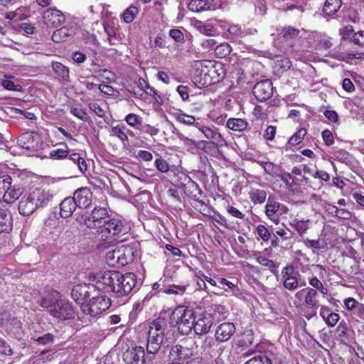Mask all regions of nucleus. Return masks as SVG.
<instances>
[{
  "mask_svg": "<svg viewBox=\"0 0 364 364\" xmlns=\"http://www.w3.org/2000/svg\"><path fill=\"white\" fill-rule=\"evenodd\" d=\"M8 205L0 203V233L11 230L13 218L11 210L7 208Z\"/></svg>",
  "mask_w": 364,
  "mask_h": 364,
  "instance_id": "18",
  "label": "nucleus"
},
{
  "mask_svg": "<svg viewBox=\"0 0 364 364\" xmlns=\"http://www.w3.org/2000/svg\"><path fill=\"white\" fill-rule=\"evenodd\" d=\"M139 13V9L135 6H130L122 14V19L127 23H132Z\"/></svg>",
  "mask_w": 364,
  "mask_h": 364,
  "instance_id": "39",
  "label": "nucleus"
},
{
  "mask_svg": "<svg viewBox=\"0 0 364 364\" xmlns=\"http://www.w3.org/2000/svg\"><path fill=\"white\" fill-rule=\"evenodd\" d=\"M283 285L285 289L290 291H294L299 286H306V282H303L299 284V280L296 276L289 275L284 279Z\"/></svg>",
  "mask_w": 364,
  "mask_h": 364,
  "instance_id": "36",
  "label": "nucleus"
},
{
  "mask_svg": "<svg viewBox=\"0 0 364 364\" xmlns=\"http://www.w3.org/2000/svg\"><path fill=\"white\" fill-rule=\"evenodd\" d=\"M306 133L307 131L306 129H300L289 139L288 143L291 146H295L300 144Z\"/></svg>",
  "mask_w": 364,
  "mask_h": 364,
  "instance_id": "44",
  "label": "nucleus"
},
{
  "mask_svg": "<svg viewBox=\"0 0 364 364\" xmlns=\"http://www.w3.org/2000/svg\"><path fill=\"white\" fill-rule=\"evenodd\" d=\"M30 194L37 208L47 205L53 197L50 191L41 188H36Z\"/></svg>",
  "mask_w": 364,
  "mask_h": 364,
  "instance_id": "19",
  "label": "nucleus"
},
{
  "mask_svg": "<svg viewBox=\"0 0 364 364\" xmlns=\"http://www.w3.org/2000/svg\"><path fill=\"white\" fill-rule=\"evenodd\" d=\"M341 5V0H326L323 12L327 16H332L340 9Z\"/></svg>",
  "mask_w": 364,
  "mask_h": 364,
  "instance_id": "30",
  "label": "nucleus"
},
{
  "mask_svg": "<svg viewBox=\"0 0 364 364\" xmlns=\"http://www.w3.org/2000/svg\"><path fill=\"white\" fill-rule=\"evenodd\" d=\"M18 209L19 213L23 215H30L37 209L30 193L21 198Z\"/></svg>",
  "mask_w": 364,
  "mask_h": 364,
  "instance_id": "24",
  "label": "nucleus"
},
{
  "mask_svg": "<svg viewBox=\"0 0 364 364\" xmlns=\"http://www.w3.org/2000/svg\"><path fill=\"white\" fill-rule=\"evenodd\" d=\"M69 149H58L49 153V157L53 159H63L68 156Z\"/></svg>",
  "mask_w": 364,
  "mask_h": 364,
  "instance_id": "46",
  "label": "nucleus"
},
{
  "mask_svg": "<svg viewBox=\"0 0 364 364\" xmlns=\"http://www.w3.org/2000/svg\"><path fill=\"white\" fill-rule=\"evenodd\" d=\"M127 127L124 125H117L111 129L110 134L118 137L121 141H125L128 140L126 133Z\"/></svg>",
  "mask_w": 364,
  "mask_h": 364,
  "instance_id": "40",
  "label": "nucleus"
},
{
  "mask_svg": "<svg viewBox=\"0 0 364 364\" xmlns=\"http://www.w3.org/2000/svg\"><path fill=\"white\" fill-rule=\"evenodd\" d=\"M18 145L28 151H36L43 146L41 135L36 132H26L21 134L18 139Z\"/></svg>",
  "mask_w": 364,
  "mask_h": 364,
  "instance_id": "8",
  "label": "nucleus"
},
{
  "mask_svg": "<svg viewBox=\"0 0 364 364\" xmlns=\"http://www.w3.org/2000/svg\"><path fill=\"white\" fill-rule=\"evenodd\" d=\"M169 36L177 43H183L185 41L183 33L178 29L170 30Z\"/></svg>",
  "mask_w": 364,
  "mask_h": 364,
  "instance_id": "53",
  "label": "nucleus"
},
{
  "mask_svg": "<svg viewBox=\"0 0 364 364\" xmlns=\"http://www.w3.org/2000/svg\"><path fill=\"white\" fill-rule=\"evenodd\" d=\"M60 297L57 291H52L51 292L41 294L37 299V303L42 307L46 308L50 312V309L53 307L57 299Z\"/></svg>",
  "mask_w": 364,
  "mask_h": 364,
  "instance_id": "26",
  "label": "nucleus"
},
{
  "mask_svg": "<svg viewBox=\"0 0 364 364\" xmlns=\"http://www.w3.org/2000/svg\"><path fill=\"white\" fill-rule=\"evenodd\" d=\"M122 278V274L117 271L105 272L100 277L99 282L104 285V289L107 291H112L116 294L119 290V279Z\"/></svg>",
  "mask_w": 364,
  "mask_h": 364,
  "instance_id": "11",
  "label": "nucleus"
},
{
  "mask_svg": "<svg viewBox=\"0 0 364 364\" xmlns=\"http://www.w3.org/2000/svg\"><path fill=\"white\" fill-rule=\"evenodd\" d=\"M12 179L9 175H0V196L11 187Z\"/></svg>",
  "mask_w": 364,
  "mask_h": 364,
  "instance_id": "45",
  "label": "nucleus"
},
{
  "mask_svg": "<svg viewBox=\"0 0 364 364\" xmlns=\"http://www.w3.org/2000/svg\"><path fill=\"white\" fill-rule=\"evenodd\" d=\"M155 166L160 172L166 173L169 171V164L162 158L157 159L155 161Z\"/></svg>",
  "mask_w": 364,
  "mask_h": 364,
  "instance_id": "52",
  "label": "nucleus"
},
{
  "mask_svg": "<svg viewBox=\"0 0 364 364\" xmlns=\"http://www.w3.org/2000/svg\"><path fill=\"white\" fill-rule=\"evenodd\" d=\"M174 330L164 318H158L149 325L146 350L149 353L156 354L161 346L168 347L173 341Z\"/></svg>",
  "mask_w": 364,
  "mask_h": 364,
  "instance_id": "1",
  "label": "nucleus"
},
{
  "mask_svg": "<svg viewBox=\"0 0 364 364\" xmlns=\"http://www.w3.org/2000/svg\"><path fill=\"white\" fill-rule=\"evenodd\" d=\"M351 41L356 45L364 46V31H358L353 34Z\"/></svg>",
  "mask_w": 364,
  "mask_h": 364,
  "instance_id": "62",
  "label": "nucleus"
},
{
  "mask_svg": "<svg viewBox=\"0 0 364 364\" xmlns=\"http://www.w3.org/2000/svg\"><path fill=\"white\" fill-rule=\"evenodd\" d=\"M12 193H13V191H10V189L4 191V193H4L3 199L0 200V203H5L8 205L7 208L9 210H11L13 202L15 201V200H13V198H11Z\"/></svg>",
  "mask_w": 364,
  "mask_h": 364,
  "instance_id": "58",
  "label": "nucleus"
},
{
  "mask_svg": "<svg viewBox=\"0 0 364 364\" xmlns=\"http://www.w3.org/2000/svg\"><path fill=\"white\" fill-rule=\"evenodd\" d=\"M215 55L219 58H225L228 55V43H221L215 48Z\"/></svg>",
  "mask_w": 364,
  "mask_h": 364,
  "instance_id": "51",
  "label": "nucleus"
},
{
  "mask_svg": "<svg viewBox=\"0 0 364 364\" xmlns=\"http://www.w3.org/2000/svg\"><path fill=\"white\" fill-rule=\"evenodd\" d=\"M126 122L131 127H134L137 124H140L139 117L135 114H129L125 117Z\"/></svg>",
  "mask_w": 364,
  "mask_h": 364,
  "instance_id": "60",
  "label": "nucleus"
},
{
  "mask_svg": "<svg viewBox=\"0 0 364 364\" xmlns=\"http://www.w3.org/2000/svg\"><path fill=\"white\" fill-rule=\"evenodd\" d=\"M318 291L310 287L304 288L295 294V298L299 301H304V305L314 309L313 316H316V309L318 307L317 300Z\"/></svg>",
  "mask_w": 364,
  "mask_h": 364,
  "instance_id": "10",
  "label": "nucleus"
},
{
  "mask_svg": "<svg viewBox=\"0 0 364 364\" xmlns=\"http://www.w3.org/2000/svg\"><path fill=\"white\" fill-rule=\"evenodd\" d=\"M144 355V348L133 346L123 353L122 358L127 364H145Z\"/></svg>",
  "mask_w": 364,
  "mask_h": 364,
  "instance_id": "15",
  "label": "nucleus"
},
{
  "mask_svg": "<svg viewBox=\"0 0 364 364\" xmlns=\"http://www.w3.org/2000/svg\"><path fill=\"white\" fill-rule=\"evenodd\" d=\"M70 113L81 120H87V113L85 109L79 107H72L70 109Z\"/></svg>",
  "mask_w": 364,
  "mask_h": 364,
  "instance_id": "55",
  "label": "nucleus"
},
{
  "mask_svg": "<svg viewBox=\"0 0 364 364\" xmlns=\"http://www.w3.org/2000/svg\"><path fill=\"white\" fill-rule=\"evenodd\" d=\"M210 68L212 76H213V75H216V79L213 80L215 83L225 78L228 72L225 63L223 62H216L213 67H210Z\"/></svg>",
  "mask_w": 364,
  "mask_h": 364,
  "instance_id": "29",
  "label": "nucleus"
},
{
  "mask_svg": "<svg viewBox=\"0 0 364 364\" xmlns=\"http://www.w3.org/2000/svg\"><path fill=\"white\" fill-rule=\"evenodd\" d=\"M43 21L48 27H58L65 21L64 14L56 8H50L43 14Z\"/></svg>",
  "mask_w": 364,
  "mask_h": 364,
  "instance_id": "12",
  "label": "nucleus"
},
{
  "mask_svg": "<svg viewBox=\"0 0 364 364\" xmlns=\"http://www.w3.org/2000/svg\"><path fill=\"white\" fill-rule=\"evenodd\" d=\"M309 284L314 287L313 289L316 290L318 289L323 294H326L328 293V289L324 287L321 282L317 277L311 279L309 280Z\"/></svg>",
  "mask_w": 364,
  "mask_h": 364,
  "instance_id": "49",
  "label": "nucleus"
},
{
  "mask_svg": "<svg viewBox=\"0 0 364 364\" xmlns=\"http://www.w3.org/2000/svg\"><path fill=\"white\" fill-rule=\"evenodd\" d=\"M301 30L297 28L287 26L282 28L277 43H280L282 41V45L279 46L281 49L287 51H294V41L299 36Z\"/></svg>",
  "mask_w": 364,
  "mask_h": 364,
  "instance_id": "9",
  "label": "nucleus"
},
{
  "mask_svg": "<svg viewBox=\"0 0 364 364\" xmlns=\"http://www.w3.org/2000/svg\"><path fill=\"white\" fill-rule=\"evenodd\" d=\"M119 247L107 252L106 261L109 265H110V266L119 265Z\"/></svg>",
  "mask_w": 364,
  "mask_h": 364,
  "instance_id": "41",
  "label": "nucleus"
},
{
  "mask_svg": "<svg viewBox=\"0 0 364 364\" xmlns=\"http://www.w3.org/2000/svg\"><path fill=\"white\" fill-rule=\"evenodd\" d=\"M252 256L255 258L256 261L261 265L267 267L268 269L273 272V270L278 267V265L273 260L268 259L265 256L261 255L260 252H254Z\"/></svg>",
  "mask_w": 364,
  "mask_h": 364,
  "instance_id": "31",
  "label": "nucleus"
},
{
  "mask_svg": "<svg viewBox=\"0 0 364 364\" xmlns=\"http://www.w3.org/2000/svg\"><path fill=\"white\" fill-rule=\"evenodd\" d=\"M247 127V122L242 119H229V129L234 131H242Z\"/></svg>",
  "mask_w": 364,
  "mask_h": 364,
  "instance_id": "42",
  "label": "nucleus"
},
{
  "mask_svg": "<svg viewBox=\"0 0 364 364\" xmlns=\"http://www.w3.org/2000/svg\"><path fill=\"white\" fill-rule=\"evenodd\" d=\"M215 338L220 342L228 341V324L226 323H222L218 327Z\"/></svg>",
  "mask_w": 364,
  "mask_h": 364,
  "instance_id": "43",
  "label": "nucleus"
},
{
  "mask_svg": "<svg viewBox=\"0 0 364 364\" xmlns=\"http://www.w3.org/2000/svg\"><path fill=\"white\" fill-rule=\"evenodd\" d=\"M50 314L61 321L72 319L75 317V310L70 302L58 297L53 307L50 309Z\"/></svg>",
  "mask_w": 364,
  "mask_h": 364,
  "instance_id": "7",
  "label": "nucleus"
},
{
  "mask_svg": "<svg viewBox=\"0 0 364 364\" xmlns=\"http://www.w3.org/2000/svg\"><path fill=\"white\" fill-rule=\"evenodd\" d=\"M211 4L206 0H191L188 4L189 10L194 12H200L208 10L210 8Z\"/></svg>",
  "mask_w": 364,
  "mask_h": 364,
  "instance_id": "34",
  "label": "nucleus"
},
{
  "mask_svg": "<svg viewBox=\"0 0 364 364\" xmlns=\"http://www.w3.org/2000/svg\"><path fill=\"white\" fill-rule=\"evenodd\" d=\"M260 166H262L266 173L272 176V177H277L279 176V167L269 161H259Z\"/></svg>",
  "mask_w": 364,
  "mask_h": 364,
  "instance_id": "37",
  "label": "nucleus"
},
{
  "mask_svg": "<svg viewBox=\"0 0 364 364\" xmlns=\"http://www.w3.org/2000/svg\"><path fill=\"white\" fill-rule=\"evenodd\" d=\"M291 225L294 227V228L300 235H303L304 233H306L309 228L307 223L302 220L296 221L294 224L291 223Z\"/></svg>",
  "mask_w": 364,
  "mask_h": 364,
  "instance_id": "50",
  "label": "nucleus"
},
{
  "mask_svg": "<svg viewBox=\"0 0 364 364\" xmlns=\"http://www.w3.org/2000/svg\"><path fill=\"white\" fill-rule=\"evenodd\" d=\"M119 290L116 291L117 296L121 297L128 295L136 286V277L134 273L122 274V278L119 279Z\"/></svg>",
  "mask_w": 364,
  "mask_h": 364,
  "instance_id": "13",
  "label": "nucleus"
},
{
  "mask_svg": "<svg viewBox=\"0 0 364 364\" xmlns=\"http://www.w3.org/2000/svg\"><path fill=\"white\" fill-rule=\"evenodd\" d=\"M360 303H359L356 299H355L353 297L347 298L344 300V305L346 308L348 310H353L358 307V305H360Z\"/></svg>",
  "mask_w": 364,
  "mask_h": 364,
  "instance_id": "63",
  "label": "nucleus"
},
{
  "mask_svg": "<svg viewBox=\"0 0 364 364\" xmlns=\"http://www.w3.org/2000/svg\"><path fill=\"white\" fill-rule=\"evenodd\" d=\"M110 305L111 299L106 295L102 294L93 296L90 299L89 303L82 304L81 309L85 314L95 316L107 310Z\"/></svg>",
  "mask_w": 364,
  "mask_h": 364,
  "instance_id": "5",
  "label": "nucleus"
},
{
  "mask_svg": "<svg viewBox=\"0 0 364 364\" xmlns=\"http://www.w3.org/2000/svg\"><path fill=\"white\" fill-rule=\"evenodd\" d=\"M90 289L91 287L85 285H76L72 289L71 296L75 302L82 306V304H87L86 301L90 297L89 289ZM92 289H95L94 287H92Z\"/></svg>",
  "mask_w": 364,
  "mask_h": 364,
  "instance_id": "23",
  "label": "nucleus"
},
{
  "mask_svg": "<svg viewBox=\"0 0 364 364\" xmlns=\"http://www.w3.org/2000/svg\"><path fill=\"white\" fill-rule=\"evenodd\" d=\"M231 78L232 80H235L237 84L240 85L245 82L246 78L244 68H242V64L237 63L233 65V70H232L230 73Z\"/></svg>",
  "mask_w": 364,
  "mask_h": 364,
  "instance_id": "32",
  "label": "nucleus"
},
{
  "mask_svg": "<svg viewBox=\"0 0 364 364\" xmlns=\"http://www.w3.org/2000/svg\"><path fill=\"white\" fill-rule=\"evenodd\" d=\"M77 207L73 197L65 198L60 203V216L64 218L70 217Z\"/></svg>",
  "mask_w": 364,
  "mask_h": 364,
  "instance_id": "27",
  "label": "nucleus"
},
{
  "mask_svg": "<svg viewBox=\"0 0 364 364\" xmlns=\"http://www.w3.org/2000/svg\"><path fill=\"white\" fill-rule=\"evenodd\" d=\"M129 230L130 228L124 222L109 218V221L107 222L100 233L102 234V238H114L116 241L122 242L127 240V237L124 236L128 234Z\"/></svg>",
  "mask_w": 364,
  "mask_h": 364,
  "instance_id": "3",
  "label": "nucleus"
},
{
  "mask_svg": "<svg viewBox=\"0 0 364 364\" xmlns=\"http://www.w3.org/2000/svg\"><path fill=\"white\" fill-rule=\"evenodd\" d=\"M256 231L258 236L264 242L268 241L271 238V232L263 225H259Z\"/></svg>",
  "mask_w": 364,
  "mask_h": 364,
  "instance_id": "47",
  "label": "nucleus"
},
{
  "mask_svg": "<svg viewBox=\"0 0 364 364\" xmlns=\"http://www.w3.org/2000/svg\"><path fill=\"white\" fill-rule=\"evenodd\" d=\"M73 198L79 208H86L92 203V193L87 187L81 188L74 193Z\"/></svg>",
  "mask_w": 364,
  "mask_h": 364,
  "instance_id": "17",
  "label": "nucleus"
},
{
  "mask_svg": "<svg viewBox=\"0 0 364 364\" xmlns=\"http://www.w3.org/2000/svg\"><path fill=\"white\" fill-rule=\"evenodd\" d=\"M267 192L264 190L252 188L249 193L250 200L255 203H263L267 199Z\"/></svg>",
  "mask_w": 364,
  "mask_h": 364,
  "instance_id": "35",
  "label": "nucleus"
},
{
  "mask_svg": "<svg viewBox=\"0 0 364 364\" xmlns=\"http://www.w3.org/2000/svg\"><path fill=\"white\" fill-rule=\"evenodd\" d=\"M340 316L338 314L332 312L325 322L329 327H333L338 322Z\"/></svg>",
  "mask_w": 364,
  "mask_h": 364,
  "instance_id": "64",
  "label": "nucleus"
},
{
  "mask_svg": "<svg viewBox=\"0 0 364 364\" xmlns=\"http://www.w3.org/2000/svg\"><path fill=\"white\" fill-rule=\"evenodd\" d=\"M209 65L210 63L208 61L196 60L193 63L191 75L194 83L198 86L207 87L215 83Z\"/></svg>",
  "mask_w": 364,
  "mask_h": 364,
  "instance_id": "4",
  "label": "nucleus"
},
{
  "mask_svg": "<svg viewBox=\"0 0 364 364\" xmlns=\"http://www.w3.org/2000/svg\"><path fill=\"white\" fill-rule=\"evenodd\" d=\"M186 291L185 286H172L164 290L166 294H181Z\"/></svg>",
  "mask_w": 364,
  "mask_h": 364,
  "instance_id": "59",
  "label": "nucleus"
},
{
  "mask_svg": "<svg viewBox=\"0 0 364 364\" xmlns=\"http://www.w3.org/2000/svg\"><path fill=\"white\" fill-rule=\"evenodd\" d=\"M36 341L42 345H47L53 343V336L50 333L44 334L38 337Z\"/></svg>",
  "mask_w": 364,
  "mask_h": 364,
  "instance_id": "61",
  "label": "nucleus"
},
{
  "mask_svg": "<svg viewBox=\"0 0 364 364\" xmlns=\"http://www.w3.org/2000/svg\"><path fill=\"white\" fill-rule=\"evenodd\" d=\"M52 68L54 73L63 80L68 81L69 79V69L60 63H52Z\"/></svg>",
  "mask_w": 364,
  "mask_h": 364,
  "instance_id": "33",
  "label": "nucleus"
},
{
  "mask_svg": "<svg viewBox=\"0 0 364 364\" xmlns=\"http://www.w3.org/2000/svg\"><path fill=\"white\" fill-rule=\"evenodd\" d=\"M323 140L326 146H331L334 143V137L329 129H325L321 133Z\"/></svg>",
  "mask_w": 364,
  "mask_h": 364,
  "instance_id": "54",
  "label": "nucleus"
},
{
  "mask_svg": "<svg viewBox=\"0 0 364 364\" xmlns=\"http://www.w3.org/2000/svg\"><path fill=\"white\" fill-rule=\"evenodd\" d=\"M176 119L179 122L186 124H192L195 122V118L193 116L187 115L185 114H180L176 116Z\"/></svg>",
  "mask_w": 364,
  "mask_h": 364,
  "instance_id": "56",
  "label": "nucleus"
},
{
  "mask_svg": "<svg viewBox=\"0 0 364 364\" xmlns=\"http://www.w3.org/2000/svg\"><path fill=\"white\" fill-rule=\"evenodd\" d=\"M0 353L6 355H11L13 354V350L9 345L1 338H0Z\"/></svg>",
  "mask_w": 364,
  "mask_h": 364,
  "instance_id": "57",
  "label": "nucleus"
},
{
  "mask_svg": "<svg viewBox=\"0 0 364 364\" xmlns=\"http://www.w3.org/2000/svg\"><path fill=\"white\" fill-rule=\"evenodd\" d=\"M253 95L259 101H266L273 94L272 82L269 80H264L258 82L252 89Z\"/></svg>",
  "mask_w": 364,
  "mask_h": 364,
  "instance_id": "14",
  "label": "nucleus"
},
{
  "mask_svg": "<svg viewBox=\"0 0 364 364\" xmlns=\"http://www.w3.org/2000/svg\"><path fill=\"white\" fill-rule=\"evenodd\" d=\"M245 364H272V362L265 355H257L247 360Z\"/></svg>",
  "mask_w": 364,
  "mask_h": 364,
  "instance_id": "48",
  "label": "nucleus"
},
{
  "mask_svg": "<svg viewBox=\"0 0 364 364\" xmlns=\"http://www.w3.org/2000/svg\"><path fill=\"white\" fill-rule=\"evenodd\" d=\"M284 208V205L278 202L276 198L272 196H269L265 205V215L269 219L274 223H277L279 217L277 213Z\"/></svg>",
  "mask_w": 364,
  "mask_h": 364,
  "instance_id": "20",
  "label": "nucleus"
},
{
  "mask_svg": "<svg viewBox=\"0 0 364 364\" xmlns=\"http://www.w3.org/2000/svg\"><path fill=\"white\" fill-rule=\"evenodd\" d=\"M196 318L192 309L178 306L172 312L169 323L172 328L177 327L181 335H188L193 329Z\"/></svg>",
  "mask_w": 364,
  "mask_h": 364,
  "instance_id": "2",
  "label": "nucleus"
},
{
  "mask_svg": "<svg viewBox=\"0 0 364 364\" xmlns=\"http://www.w3.org/2000/svg\"><path fill=\"white\" fill-rule=\"evenodd\" d=\"M119 266H125L132 262L135 258V251L134 248L129 245H122L119 247Z\"/></svg>",
  "mask_w": 364,
  "mask_h": 364,
  "instance_id": "25",
  "label": "nucleus"
},
{
  "mask_svg": "<svg viewBox=\"0 0 364 364\" xmlns=\"http://www.w3.org/2000/svg\"><path fill=\"white\" fill-rule=\"evenodd\" d=\"M193 355V351L188 347L181 345H176L172 346L169 353V358L172 360L185 361Z\"/></svg>",
  "mask_w": 364,
  "mask_h": 364,
  "instance_id": "21",
  "label": "nucleus"
},
{
  "mask_svg": "<svg viewBox=\"0 0 364 364\" xmlns=\"http://www.w3.org/2000/svg\"><path fill=\"white\" fill-rule=\"evenodd\" d=\"M0 326H4L9 331H14L21 328V323L10 313L0 311Z\"/></svg>",
  "mask_w": 364,
  "mask_h": 364,
  "instance_id": "22",
  "label": "nucleus"
},
{
  "mask_svg": "<svg viewBox=\"0 0 364 364\" xmlns=\"http://www.w3.org/2000/svg\"><path fill=\"white\" fill-rule=\"evenodd\" d=\"M69 159L74 164L77 165L80 173H84L87 170V164L86 161L80 156L78 153H73L69 156Z\"/></svg>",
  "mask_w": 364,
  "mask_h": 364,
  "instance_id": "38",
  "label": "nucleus"
},
{
  "mask_svg": "<svg viewBox=\"0 0 364 364\" xmlns=\"http://www.w3.org/2000/svg\"><path fill=\"white\" fill-rule=\"evenodd\" d=\"M109 215L105 208H95L85 220V225L90 229H97L100 233L109 221Z\"/></svg>",
  "mask_w": 364,
  "mask_h": 364,
  "instance_id": "6",
  "label": "nucleus"
},
{
  "mask_svg": "<svg viewBox=\"0 0 364 364\" xmlns=\"http://www.w3.org/2000/svg\"><path fill=\"white\" fill-rule=\"evenodd\" d=\"M213 325L212 317L210 314H200L194 321L193 328L197 335H203L209 332Z\"/></svg>",
  "mask_w": 364,
  "mask_h": 364,
  "instance_id": "16",
  "label": "nucleus"
},
{
  "mask_svg": "<svg viewBox=\"0 0 364 364\" xmlns=\"http://www.w3.org/2000/svg\"><path fill=\"white\" fill-rule=\"evenodd\" d=\"M74 33V29L73 28L63 26L54 31L52 36V39L56 43L65 41L70 36H73Z\"/></svg>",
  "mask_w": 364,
  "mask_h": 364,
  "instance_id": "28",
  "label": "nucleus"
}]
</instances>
